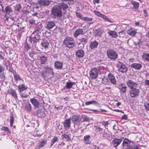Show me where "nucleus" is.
<instances>
[{
    "label": "nucleus",
    "mask_w": 149,
    "mask_h": 149,
    "mask_svg": "<svg viewBox=\"0 0 149 149\" xmlns=\"http://www.w3.org/2000/svg\"><path fill=\"white\" fill-rule=\"evenodd\" d=\"M40 35L38 30L34 31L29 37V41L33 44H36L40 40Z\"/></svg>",
    "instance_id": "obj_1"
},
{
    "label": "nucleus",
    "mask_w": 149,
    "mask_h": 149,
    "mask_svg": "<svg viewBox=\"0 0 149 149\" xmlns=\"http://www.w3.org/2000/svg\"><path fill=\"white\" fill-rule=\"evenodd\" d=\"M52 17L53 19L61 18L62 16V10L55 6L52 8L51 10Z\"/></svg>",
    "instance_id": "obj_2"
},
{
    "label": "nucleus",
    "mask_w": 149,
    "mask_h": 149,
    "mask_svg": "<svg viewBox=\"0 0 149 149\" xmlns=\"http://www.w3.org/2000/svg\"><path fill=\"white\" fill-rule=\"evenodd\" d=\"M107 54L108 58L111 60H115L118 57L117 52L112 49H108L107 51Z\"/></svg>",
    "instance_id": "obj_3"
},
{
    "label": "nucleus",
    "mask_w": 149,
    "mask_h": 149,
    "mask_svg": "<svg viewBox=\"0 0 149 149\" xmlns=\"http://www.w3.org/2000/svg\"><path fill=\"white\" fill-rule=\"evenodd\" d=\"M133 144V141L125 138L123 141L122 145L124 147H125L127 149H136L138 147L137 146L132 147V145Z\"/></svg>",
    "instance_id": "obj_4"
},
{
    "label": "nucleus",
    "mask_w": 149,
    "mask_h": 149,
    "mask_svg": "<svg viewBox=\"0 0 149 149\" xmlns=\"http://www.w3.org/2000/svg\"><path fill=\"white\" fill-rule=\"evenodd\" d=\"M64 43L69 48H72L74 46V40L72 38L69 37H67L65 39Z\"/></svg>",
    "instance_id": "obj_5"
},
{
    "label": "nucleus",
    "mask_w": 149,
    "mask_h": 149,
    "mask_svg": "<svg viewBox=\"0 0 149 149\" xmlns=\"http://www.w3.org/2000/svg\"><path fill=\"white\" fill-rule=\"evenodd\" d=\"M70 118L72 122L75 125H79L82 122V118L79 115L73 114Z\"/></svg>",
    "instance_id": "obj_6"
},
{
    "label": "nucleus",
    "mask_w": 149,
    "mask_h": 149,
    "mask_svg": "<svg viewBox=\"0 0 149 149\" xmlns=\"http://www.w3.org/2000/svg\"><path fill=\"white\" fill-rule=\"evenodd\" d=\"M139 91L136 87L132 88L130 89L129 94L132 98L137 97L139 95Z\"/></svg>",
    "instance_id": "obj_7"
},
{
    "label": "nucleus",
    "mask_w": 149,
    "mask_h": 149,
    "mask_svg": "<svg viewBox=\"0 0 149 149\" xmlns=\"http://www.w3.org/2000/svg\"><path fill=\"white\" fill-rule=\"evenodd\" d=\"M117 67L118 68L119 71L124 73L127 72V68L126 65L122 62L118 61L117 64Z\"/></svg>",
    "instance_id": "obj_8"
},
{
    "label": "nucleus",
    "mask_w": 149,
    "mask_h": 149,
    "mask_svg": "<svg viewBox=\"0 0 149 149\" xmlns=\"http://www.w3.org/2000/svg\"><path fill=\"white\" fill-rule=\"evenodd\" d=\"M89 74L90 77L93 79H95L98 76V70L95 68L91 69V71H90Z\"/></svg>",
    "instance_id": "obj_9"
},
{
    "label": "nucleus",
    "mask_w": 149,
    "mask_h": 149,
    "mask_svg": "<svg viewBox=\"0 0 149 149\" xmlns=\"http://www.w3.org/2000/svg\"><path fill=\"white\" fill-rule=\"evenodd\" d=\"M44 70L45 72L49 75H51L52 77L54 75L53 72V69L49 65H46L44 67Z\"/></svg>",
    "instance_id": "obj_10"
},
{
    "label": "nucleus",
    "mask_w": 149,
    "mask_h": 149,
    "mask_svg": "<svg viewBox=\"0 0 149 149\" xmlns=\"http://www.w3.org/2000/svg\"><path fill=\"white\" fill-rule=\"evenodd\" d=\"M126 83L130 89L137 87V84L131 79H128Z\"/></svg>",
    "instance_id": "obj_11"
},
{
    "label": "nucleus",
    "mask_w": 149,
    "mask_h": 149,
    "mask_svg": "<svg viewBox=\"0 0 149 149\" xmlns=\"http://www.w3.org/2000/svg\"><path fill=\"white\" fill-rule=\"evenodd\" d=\"M45 27L49 30L54 28L56 26L55 21H47L45 22Z\"/></svg>",
    "instance_id": "obj_12"
},
{
    "label": "nucleus",
    "mask_w": 149,
    "mask_h": 149,
    "mask_svg": "<svg viewBox=\"0 0 149 149\" xmlns=\"http://www.w3.org/2000/svg\"><path fill=\"white\" fill-rule=\"evenodd\" d=\"M123 139V137L120 139L115 138L112 141V144L114 147H117L121 142Z\"/></svg>",
    "instance_id": "obj_13"
},
{
    "label": "nucleus",
    "mask_w": 149,
    "mask_h": 149,
    "mask_svg": "<svg viewBox=\"0 0 149 149\" xmlns=\"http://www.w3.org/2000/svg\"><path fill=\"white\" fill-rule=\"evenodd\" d=\"M63 63L59 61H56L54 63V66L55 69L60 70L63 68Z\"/></svg>",
    "instance_id": "obj_14"
},
{
    "label": "nucleus",
    "mask_w": 149,
    "mask_h": 149,
    "mask_svg": "<svg viewBox=\"0 0 149 149\" xmlns=\"http://www.w3.org/2000/svg\"><path fill=\"white\" fill-rule=\"evenodd\" d=\"M109 79L111 83L115 85L116 83V80L115 76L112 74L109 73L108 75Z\"/></svg>",
    "instance_id": "obj_15"
},
{
    "label": "nucleus",
    "mask_w": 149,
    "mask_h": 149,
    "mask_svg": "<svg viewBox=\"0 0 149 149\" xmlns=\"http://www.w3.org/2000/svg\"><path fill=\"white\" fill-rule=\"evenodd\" d=\"M8 94L12 95L14 99L15 100L17 99V93L15 90L11 88L9 89L7 91Z\"/></svg>",
    "instance_id": "obj_16"
},
{
    "label": "nucleus",
    "mask_w": 149,
    "mask_h": 149,
    "mask_svg": "<svg viewBox=\"0 0 149 149\" xmlns=\"http://www.w3.org/2000/svg\"><path fill=\"white\" fill-rule=\"evenodd\" d=\"M38 2V3L41 6H48L50 3L49 0H39Z\"/></svg>",
    "instance_id": "obj_17"
},
{
    "label": "nucleus",
    "mask_w": 149,
    "mask_h": 149,
    "mask_svg": "<svg viewBox=\"0 0 149 149\" xmlns=\"http://www.w3.org/2000/svg\"><path fill=\"white\" fill-rule=\"evenodd\" d=\"M98 42L96 40H92L90 42L89 47L91 49H93L97 47Z\"/></svg>",
    "instance_id": "obj_18"
},
{
    "label": "nucleus",
    "mask_w": 149,
    "mask_h": 149,
    "mask_svg": "<svg viewBox=\"0 0 149 149\" xmlns=\"http://www.w3.org/2000/svg\"><path fill=\"white\" fill-rule=\"evenodd\" d=\"M71 124V118L65 120L63 123V125L64 128L69 129L70 127Z\"/></svg>",
    "instance_id": "obj_19"
},
{
    "label": "nucleus",
    "mask_w": 149,
    "mask_h": 149,
    "mask_svg": "<svg viewBox=\"0 0 149 149\" xmlns=\"http://www.w3.org/2000/svg\"><path fill=\"white\" fill-rule=\"evenodd\" d=\"M30 101L35 108L39 107V102L35 98H32L30 99Z\"/></svg>",
    "instance_id": "obj_20"
},
{
    "label": "nucleus",
    "mask_w": 149,
    "mask_h": 149,
    "mask_svg": "<svg viewBox=\"0 0 149 149\" xmlns=\"http://www.w3.org/2000/svg\"><path fill=\"white\" fill-rule=\"evenodd\" d=\"M88 38V35L87 34L82 36L81 38L79 39V40L81 43L85 44L87 42Z\"/></svg>",
    "instance_id": "obj_21"
},
{
    "label": "nucleus",
    "mask_w": 149,
    "mask_h": 149,
    "mask_svg": "<svg viewBox=\"0 0 149 149\" xmlns=\"http://www.w3.org/2000/svg\"><path fill=\"white\" fill-rule=\"evenodd\" d=\"M84 51L82 49H79L75 53L76 56L78 58H81L84 57Z\"/></svg>",
    "instance_id": "obj_22"
},
{
    "label": "nucleus",
    "mask_w": 149,
    "mask_h": 149,
    "mask_svg": "<svg viewBox=\"0 0 149 149\" xmlns=\"http://www.w3.org/2000/svg\"><path fill=\"white\" fill-rule=\"evenodd\" d=\"M57 6L60 8L61 10L62 9L63 10H65L68 7V5L64 3L63 2L59 3Z\"/></svg>",
    "instance_id": "obj_23"
},
{
    "label": "nucleus",
    "mask_w": 149,
    "mask_h": 149,
    "mask_svg": "<svg viewBox=\"0 0 149 149\" xmlns=\"http://www.w3.org/2000/svg\"><path fill=\"white\" fill-rule=\"evenodd\" d=\"M90 136L89 135H87L84 136L83 141L84 143L86 145L90 144L91 141H90Z\"/></svg>",
    "instance_id": "obj_24"
},
{
    "label": "nucleus",
    "mask_w": 149,
    "mask_h": 149,
    "mask_svg": "<svg viewBox=\"0 0 149 149\" xmlns=\"http://www.w3.org/2000/svg\"><path fill=\"white\" fill-rule=\"evenodd\" d=\"M83 34L84 31L82 29L79 28L76 30L74 34V37L76 38L78 36L80 35H83Z\"/></svg>",
    "instance_id": "obj_25"
},
{
    "label": "nucleus",
    "mask_w": 149,
    "mask_h": 149,
    "mask_svg": "<svg viewBox=\"0 0 149 149\" xmlns=\"http://www.w3.org/2000/svg\"><path fill=\"white\" fill-rule=\"evenodd\" d=\"M92 104L95 105L98 107H100V104L96 101L94 100H93L90 101H88L86 102L85 103V104L86 105H88Z\"/></svg>",
    "instance_id": "obj_26"
},
{
    "label": "nucleus",
    "mask_w": 149,
    "mask_h": 149,
    "mask_svg": "<svg viewBox=\"0 0 149 149\" xmlns=\"http://www.w3.org/2000/svg\"><path fill=\"white\" fill-rule=\"evenodd\" d=\"M17 86L18 89V91L19 93H20L22 91L26 90L28 88L24 84H22L21 85H19Z\"/></svg>",
    "instance_id": "obj_27"
},
{
    "label": "nucleus",
    "mask_w": 149,
    "mask_h": 149,
    "mask_svg": "<svg viewBox=\"0 0 149 149\" xmlns=\"http://www.w3.org/2000/svg\"><path fill=\"white\" fill-rule=\"evenodd\" d=\"M131 67L136 70H139L142 67V65L139 63H134L131 65Z\"/></svg>",
    "instance_id": "obj_28"
},
{
    "label": "nucleus",
    "mask_w": 149,
    "mask_h": 149,
    "mask_svg": "<svg viewBox=\"0 0 149 149\" xmlns=\"http://www.w3.org/2000/svg\"><path fill=\"white\" fill-rule=\"evenodd\" d=\"M107 33L112 38H116L118 36L117 33L114 31H109L107 32Z\"/></svg>",
    "instance_id": "obj_29"
},
{
    "label": "nucleus",
    "mask_w": 149,
    "mask_h": 149,
    "mask_svg": "<svg viewBox=\"0 0 149 149\" xmlns=\"http://www.w3.org/2000/svg\"><path fill=\"white\" fill-rule=\"evenodd\" d=\"M14 79L17 83H19L21 81H23L24 80L22 79L18 74H16L14 75Z\"/></svg>",
    "instance_id": "obj_30"
},
{
    "label": "nucleus",
    "mask_w": 149,
    "mask_h": 149,
    "mask_svg": "<svg viewBox=\"0 0 149 149\" xmlns=\"http://www.w3.org/2000/svg\"><path fill=\"white\" fill-rule=\"evenodd\" d=\"M41 44L43 48L45 49H48L49 43L47 40H43Z\"/></svg>",
    "instance_id": "obj_31"
},
{
    "label": "nucleus",
    "mask_w": 149,
    "mask_h": 149,
    "mask_svg": "<svg viewBox=\"0 0 149 149\" xmlns=\"http://www.w3.org/2000/svg\"><path fill=\"white\" fill-rule=\"evenodd\" d=\"M74 82H72L71 81L67 82L66 84V86L64 88H65L67 89H69L72 88V86L75 84Z\"/></svg>",
    "instance_id": "obj_32"
},
{
    "label": "nucleus",
    "mask_w": 149,
    "mask_h": 149,
    "mask_svg": "<svg viewBox=\"0 0 149 149\" xmlns=\"http://www.w3.org/2000/svg\"><path fill=\"white\" fill-rule=\"evenodd\" d=\"M45 109H42L38 113V116L41 118L44 117L45 116Z\"/></svg>",
    "instance_id": "obj_33"
},
{
    "label": "nucleus",
    "mask_w": 149,
    "mask_h": 149,
    "mask_svg": "<svg viewBox=\"0 0 149 149\" xmlns=\"http://www.w3.org/2000/svg\"><path fill=\"white\" fill-rule=\"evenodd\" d=\"M136 30L133 29H129L127 31L128 34L132 36H134L136 33Z\"/></svg>",
    "instance_id": "obj_34"
},
{
    "label": "nucleus",
    "mask_w": 149,
    "mask_h": 149,
    "mask_svg": "<svg viewBox=\"0 0 149 149\" xmlns=\"http://www.w3.org/2000/svg\"><path fill=\"white\" fill-rule=\"evenodd\" d=\"M41 64H44L45 63L47 62V57L44 56H42L40 57Z\"/></svg>",
    "instance_id": "obj_35"
},
{
    "label": "nucleus",
    "mask_w": 149,
    "mask_h": 149,
    "mask_svg": "<svg viewBox=\"0 0 149 149\" xmlns=\"http://www.w3.org/2000/svg\"><path fill=\"white\" fill-rule=\"evenodd\" d=\"M12 12L11 8L10 6H6L4 10V12H5L6 14L9 15L10 13Z\"/></svg>",
    "instance_id": "obj_36"
},
{
    "label": "nucleus",
    "mask_w": 149,
    "mask_h": 149,
    "mask_svg": "<svg viewBox=\"0 0 149 149\" xmlns=\"http://www.w3.org/2000/svg\"><path fill=\"white\" fill-rule=\"evenodd\" d=\"M58 138L57 136H55L52 138V139L50 141L51 144L50 145V147H51L52 146L53 144L57 141Z\"/></svg>",
    "instance_id": "obj_37"
},
{
    "label": "nucleus",
    "mask_w": 149,
    "mask_h": 149,
    "mask_svg": "<svg viewBox=\"0 0 149 149\" xmlns=\"http://www.w3.org/2000/svg\"><path fill=\"white\" fill-rule=\"evenodd\" d=\"M131 4L133 5L134 8L135 9H137L139 7V3L137 2L132 1Z\"/></svg>",
    "instance_id": "obj_38"
},
{
    "label": "nucleus",
    "mask_w": 149,
    "mask_h": 149,
    "mask_svg": "<svg viewBox=\"0 0 149 149\" xmlns=\"http://www.w3.org/2000/svg\"><path fill=\"white\" fill-rule=\"evenodd\" d=\"M101 29L100 28H99L95 30V36H100L101 35Z\"/></svg>",
    "instance_id": "obj_39"
},
{
    "label": "nucleus",
    "mask_w": 149,
    "mask_h": 149,
    "mask_svg": "<svg viewBox=\"0 0 149 149\" xmlns=\"http://www.w3.org/2000/svg\"><path fill=\"white\" fill-rule=\"evenodd\" d=\"M47 142L46 141L43 140L42 141L40 142L38 146V149H40L41 148L43 147L46 144Z\"/></svg>",
    "instance_id": "obj_40"
},
{
    "label": "nucleus",
    "mask_w": 149,
    "mask_h": 149,
    "mask_svg": "<svg viewBox=\"0 0 149 149\" xmlns=\"http://www.w3.org/2000/svg\"><path fill=\"white\" fill-rule=\"evenodd\" d=\"M143 57L144 60L149 62V54L144 53L143 55Z\"/></svg>",
    "instance_id": "obj_41"
},
{
    "label": "nucleus",
    "mask_w": 149,
    "mask_h": 149,
    "mask_svg": "<svg viewBox=\"0 0 149 149\" xmlns=\"http://www.w3.org/2000/svg\"><path fill=\"white\" fill-rule=\"evenodd\" d=\"M1 130L2 131L6 132L9 134H10L11 133L10 130L7 127L3 126L1 128Z\"/></svg>",
    "instance_id": "obj_42"
},
{
    "label": "nucleus",
    "mask_w": 149,
    "mask_h": 149,
    "mask_svg": "<svg viewBox=\"0 0 149 149\" xmlns=\"http://www.w3.org/2000/svg\"><path fill=\"white\" fill-rule=\"evenodd\" d=\"M26 109L28 112H29L31 111V106L29 102H27L26 103Z\"/></svg>",
    "instance_id": "obj_43"
},
{
    "label": "nucleus",
    "mask_w": 149,
    "mask_h": 149,
    "mask_svg": "<svg viewBox=\"0 0 149 149\" xmlns=\"http://www.w3.org/2000/svg\"><path fill=\"white\" fill-rule=\"evenodd\" d=\"M100 17H102L104 19L106 20L108 22H112L111 21L110 19L108 18L104 14H102Z\"/></svg>",
    "instance_id": "obj_44"
},
{
    "label": "nucleus",
    "mask_w": 149,
    "mask_h": 149,
    "mask_svg": "<svg viewBox=\"0 0 149 149\" xmlns=\"http://www.w3.org/2000/svg\"><path fill=\"white\" fill-rule=\"evenodd\" d=\"M61 136L62 139L66 141H68L70 139L69 136L67 134H64L62 135Z\"/></svg>",
    "instance_id": "obj_45"
},
{
    "label": "nucleus",
    "mask_w": 149,
    "mask_h": 149,
    "mask_svg": "<svg viewBox=\"0 0 149 149\" xmlns=\"http://www.w3.org/2000/svg\"><path fill=\"white\" fill-rule=\"evenodd\" d=\"M6 78L5 73L3 72H1L0 73V79L1 81H3Z\"/></svg>",
    "instance_id": "obj_46"
},
{
    "label": "nucleus",
    "mask_w": 149,
    "mask_h": 149,
    "mask_svg": "<svg viewBox=\"0 0 149 149\" xmlns=\"http://www.w3.org/2000/svg\"><path fill=\"white\" fill-rule=\"evenodd\" d=\"M100 123L104 126L105 128H106V127H107L108 125L109 124L108 121H101Z\"/></svg>",
    "instance_id": "obj_47"
},
{
    "label": "nucleus",
    "mask_w": 149,
    "mask_h": 149,
    "mask_svg": "<svg viewBox=\"0 0 149 149\" xmlns=\"http://www.w3.org/2000/svg\"><path fill=\"white\" fill-rule=\"evenodd\" d=\"M81 19L85 21H92L93 19L89 17H82Z\"/></svg>",
    "instance_id": "obj_48"
},
{
    "label": "nucleus",
    "mask_w": 149,
    "mask_h": 149,
    "mask_svg": "<svg viewBox=\"0 0 149 149\" xmlns=\"http://www.w3.org/2000/svg\"><path fill=\"white\" fill-rule=\"evenodd\" d=\"M144 107L147 111H149V101L145 102Z\"/></svg>",
    "instance_id": "obj_49"
},
{
    "label": "nucleus",
    "mask_w": 149,
    "mask_h": 149,
    "mask_svg": "<svg viewBox=\"0 0 149 149\" xmlns=\"http://www.w3.org/2000/svg\"><path fill=\"white\" fill-rule=\"evenodd\" d=\"M31 47V45L27 42H26L25 43L24 47L27 50H28L29 49H30Z\"/></svg>",
    "instance_id": "obj_50"
},
{
    "label": "nucleus",
    "mask_w": 149,
    "mask_h": 149,
    "mask_svg": "<svg viewBox=\"0 0 149 149\" xmlns=\"http://www.w3.org/2000/svg\"><path fill=\"white\" fill-rule=\"evenodd\" d=\"M95 131L96 132H98L102 131L103 129L100 128L98 126H95L94 127Z\"/></svg>",
    "instance_id": "obj_51"
},
{
    "label": "nucleus",
    "mask_w": 149,
    "mask_h": 149,
    "mask_svg": "<svg viewBox=\"0 0 149 149\" xmlns=\"http://www.w3.org/2000/svg\"><path fill=\"white\" fill-rule=\"evenodd\" d=\"M20 93V95L22 97L26 98L28 96L27 95V93L26 92H24L23 93Z\"/></svg>",
    "instance_id": "obj_52"
},
{
    "label": "nucleus",
    "mask_w": 149,
    "mask_h": 149,
    "mask_svg": "<svg viewBox=\"0 0 149 149\" xmlns=\"http://www.w3.org/2000/svg\"><path fill=\"white\" fill-rule=\"evenodd\" d=\"M102 82L103 84H107L108 83V79L105 77H104L102 79Z\"/></svg>",
    "instance_id": "obj_53"
},
{
    "label": "nucleus",
    "mask_w": 149,
    "mask_h": 149,
    "mask_svg": "<svg viewBox=\"0 0 149 149\" xmlns=\"http://www.w3.org/2000/svg\"><path fill=\"white\" fill-rule=\"evenodd\" d=\"M118 34L120 37H124L125 36V33L124 31L118 32Z\"/></svg>",
    "instance_id": "obj_54"
},
{
    "label": "nucleus",
    "mask_w": 149,
    "mask_h": 149,
    "mask_svg": "<svg viewBox=\"0 0 149 149\" xmlns=\"http://www.w3.org/2000/svg\"><path fill=\"white\" fill-rule=\"evenodd\" d=\"M10 125L11 127H12L14 123V118L13 115L11 116L10 117Z\"/></svg>",
    "instance_id": "obj_55"
},
{
    "label": "nucleus",
    "mask_w": 149,
    "mask_h": 149,
    "mask_svg": "<svg viewBox=\"0 0 149 149\" xmlns=\"http://www.w3.org/2000/svg\"><path fill=\"white\" fill-rule=\"evenodd\" d=\"M29 23L31 24H36L37 23L34 18H32L30 19L29 20Z\"/></svg>",
    "instance_id": "obj_56"
},
{
    "label": "nucleus",
    "mask_w": 149,
    "mask_h": 149,
    "mask_svg": "<svg viewBox=\"0 0 149 149\" xmlns=\"http://www.w3.org/2000/svg\"><path fill=\"white\" fill-rule=\"evenodd\" d=\"M124 84H121L118 85V88L120 90V91L125 86L124 85Z\"/></svg>",
    "instance_id": "obj_57"
},
{
    "label": "nucleus",
    "mask_w": 149,
    "mask_h": 149,
    "mask_svg": "<svg viewBox=\"0 0 149 149\" xmlns=\"http://www.w3.org/2000/svg\"><path fill=\"white\" fill-rule=\"evenodd\" d=\"M127 89V87L125 86L121 90L120 92L122 93H125L126 92Z\"/></svg>",
    "instance_id": "obj_58"
},
{
    "label": "nucleus",
    "mask_w": 149,
    "mask_h": 149,
    "mask_svg": "<svg viewBox=\"0 0 149 149\" xmlns=\"http://www.w3.org/2000/svg\"><path fill=\"white\" fill-rule=\"evenodd\" d=\"M5 68L2 65L0 64V73L5 70Z\"/></svg>",
    "instance_id": "obj_59"
},
{
    "label": "nucleus",
    "mask_w": 149,
    "mask_h": 149,
    "mask_svg": "<svg viewBox=\"0 0 149 149\" xmlns=\"http://www.w3.org/2000/svg\"><path fill=\"white\" fill-rule=\"evenodd\" d=\"M94 12L96 15L100 17L102 14L100 12L96 10L94 11Z\"/></svg>",
    "instance_id": "obj_60"
},
{
    "label": "nucleus",
    "mask_w": 149,
    "mask_h": 149,
    "mask_svg": "<svg viewBox=\"0 0 149 149\" xmlns=\"http://www.w3.org/2000/svg\"><path fill=\"white\" fill-rule=\"evenodd\" d=\"M76 15L78 18H79L81 19L82 17L80 13L78 12H76Z\"/></svg>",
    "instance_id": "obj_61"
},
{
    "label": "nucleus",
    "mask_w": 149,
    "mask_h": 149,
    "mask_svg": "<svg viewBox=\"0 0 149 149\" xmlns=\"http://www.w3.org/2000/svg\"><path fill=\"white\" fill-rule=\"evenodd\" d=\"M62 106H58L57 107L56 106H55V108L56 109L57 111L61 110L62 109Z\"/></svg>",
    "instance_id": "obj_62"
},
{
    "label": "nucleus",
    "mask_w": 149,
    "mask_h": 149,
    "mask_svg": "<svg viewBox=\"0 0 149 149\" xmlns=\"http://www.w3.org/2000/svg\"><path fill=\"white\" fill-rule=\"evenodd\" d=\"M145 85L149 87V80L146 79L145 81Z\"/></svg>",
    "instance_id": "obj_63"
},
{
    "label": "nucleus",
    "mask_w": 149,
    "mask_h": 149,
    "mask_svg": "<svg viewBox=\"0 0 149 149\" xmlns=\"http://www.w3.org/2000/svg\"><path fill=\"white\" fill-rule=\"evenodd\" d=\"M127 115H124L123 116H122L121 118L122 119H124L125 120H127Z\"/></svg>",
    "instance_id": "obj_64"
}]
</instances>
